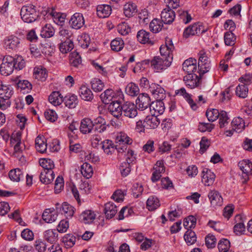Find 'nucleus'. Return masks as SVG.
I'll use <instances>...</instances> for the list:
<instances>
[{
	"label": "nucleus",
	"mask_w": 252,
	"mask_h": 252,
	"mask_svg": "<svg viewBox=\"0 0 252 252\" xmlns=\"http://www.w3.org/2000/svg\"><path fill=\"white\" fill-rule=\"evenodd\" d=\"M164 56H155L151 61L145 60L146 63H150L151 67L155 71L159 72L168 67L171 63V61Z\"/></svg>",
	"instance_id": "obj_3"
},
{
	"label": "nucleus",
	"mask_w": 252,
	"mask_h": 252,
	"mask_svg": "<svg viewBox=\"0 0 252 252\" xmlns=\"http://www.w3.org/2000/svg\"><path fill=\"white\" fill-rule=\"evenodd\" d=\"M116 150L119 153L125 152L127 145L132 144V140L128 135L123 132H119L116 136Z\"/></svg>",
	"instance_id": "obj_4"
},
{
	"label": "nucleus",
	"mask_w": 252,
	"mask_h": 252,
	"mask_svg": "<svg viewBox=\"0 0 252 252\" xmlns=\"http://www.w3.org/2000/svg\"><path fill=\"white\" fill-rule=\"evenodd\" d=\"M150 109L152 114L156 116L161 115L165 110L164 103L162 100H157L151 103Z\"/></svg>",
	"instance_id": "obj_17"
},
{
	"label": "nucleus",
	"mask_w": 252,
	"mask_h": 252,
	"mask_svg": "<svg viewBox=\"0 0 252 252\" xmlns=\"http://www.w3.org/2000/svg\"><path fill=\"white\" fill-rule=\"evenodd\" d=\"M125 43L124 40L120 37H117L112 40L110 43L112 50L115 52L121 51L124 47Z\"/></svg>",
	"instance_id": "obj_41"
},
{
	"label": "nucleus",
	"mask_w": 252,
	"mask_h": 252,
	"mask_svg": "<svg viewBox=\"0 0 252 252\" xmlns=\"http://www.w3.org/2000/svg\"><path fill=\"white\" fill-rule=\"evenodd\" d=\"M63 242L66 247L70 248L75 245L76 237L71 234H67L63 237Z\"/></svg>",
	"instance_id": "obj_63"
},
{
	"label": "nucleus",
	"mask_w": 252,
	"mask_h": 252,
	"mask_svg": "<svg viewBox=\"0 0 252 252\" xmlns=\"http://www.w3.org/2000/svg\"><path fill=\"white\" fill-rule=\"evenodd\" d=\"M138 41L142 44H151L153 42L151 40L150 33L144 30L138 32L136 35Z\"/></svg>",
	"instance_id": "obj_26"
},
{
	"label": "nucleus",
	"mask_w": 252,
	"mask_h": 252,
	"mask_svg": "<svg viewBox=\"0 0 252 252\" xmlns=\"http://www.w3.org/2000/svg\"><path fill=\"white\" fill-rule=\"evenodd\" d=\"M95 218V214L91 210H86L80 216V220L86 224L92 223Z\"/></svg>",
	"instance_id": "obj_30"
},
{
	"label": "nucleus",
	"mask_w": 252,
	"mask_h": 252,
	"mask_svg": "<svg viewBox=\"0 0 252 252\" xmlns=\"http://www.w3.org/2000/svg\"><path fill=\"white\" fill-rule=\"evenodd\" d=\"M24 177L23 172L18 168L12 169L9 172V177L13 182H19L23 179Z\"/></svg>",
	"instance_id": "obj_38"
},
{
	"label": "nucleus",
	"mask_w": 252,
	"mask_h": 252,
	"mask_svg": "<svg viewBox=\"0 0 252 252\" xmlns=\"http://www.w3.org/2000/svg\"><path fill=\"white\" fill-rule=\"evenodd\" d=\"M14 94L12 86L0 81V108L5 110L10 105V98Z\"/></svg>",
	"instance_id": "obj_1"
},
{
	"label": "nucleus",
	"mask_w": 252,
	"mask_h": 252,
	"mask_svg": "<svg viewBox=\"0 0 252 252\" xmlns=\"http://www.w3.org/2000/svg\"><path fill=\"white\" fill-rule=\"evenodd\" d=\"M160 123L159 119L157 116L152 114L148 116L144 121V127L147 129H154L157 128Z\"/></svg>",
	"instance_id": "obj_20"
},
{
	"label": "nucleus",
	"mask_w": 252,
	"mask_h": 252,
	"mask_svg": "<svg viewBox=\"0 0 252 252\" xmlns=\"http://www.w3.org/2000/svg\"><path fill=\"white\" fill-rule=\"evenodd\" d=\"M93 124L95 130L99 133H102L105 131L107 127L105 120L101 116H99L94 119L93 121Z\"/></svg>",
	"instance_id": "obj_24"
},
{
	"label": "nucleus",
	"mask_w": 252,
	"mask_h": 252,
	"mask_svg": "<svg viewBox=\"0 0 252 252\" xmlns=\"http://www.w3.org/2000/svg\"><path fill=\"white\" fill-rule=\"evenodd\" d=\"M93 128V121L91 119L85 118L82 120L80 126V130L82 133L87 134L90 133Z\"/></svg>",
	"instance_id": "obj_31"
},
{
	"label": "nucleus",
	"mask_w": 252,
	"mask_h": 252,
	"mask_svg": "<svg viewBox=\"0 0 252 252\" xmlns=\"http://www.w3.org/2000/svg\"><path fill=\"white\" fill-rule=\"evenodd\" d=\"M150 90L157 100H161L165 97L164 89L158 84H152L150 86Z\"/></svg>",
	"instance_id": "obj_19"
},
{
	"label": "nucleus",
	"mask_w": 252,
	"mask_h": 252,
	"mask_svg": "<svg viewBox=\"0 0 252 252\" xmlns=\"http://www.w3.org/2000/svg\"><path fill=\"white\" fill-rule=\"evenodd\" d=\"M122 105L121 106L118 101H112L108 106V110L110 113L114 117L118 118L123 114Z\"/></svg>",
	"instance_id": "obj_22"
},
{
	"label": "nucleus",
	"mask_w": 252,
	"mask_h": 252,
	"mask_svg": "<svg viewBox=\"0 0 252 252\" xmlns=\"http://www.w3.org/2000/svg\"><path fill=\"white\" fill-rule=\"evenodd\" d=\"M139 89L137 85L134 83H128L126 88V93L129 96H135L139 94Z\"/></svg>",
	"instance_id": "obj_42"
},
{
	"label": "nucleus",
	"mask_w": 252,
	"mask_h": 252,
	"mask_svg": "<svg viewBox=\"0 0 252 252\" xmlns=\"http://www.w3.org/2000/svg\"><path fill=\"white\" fill-rule=\"evenodd\" d=\"M49 101L54 106H59L61 105L63 101V96L59 92H53L49 96Z\"/></svg>",
	"instance_id": "obj_33"
},
{
	"label": "nucleus",
	"mask_w": 252,
	"mask_h": 252,
	"mask_svg": "<svg viewBox=\"0 0 252 252\" xmlns=\"http://www.w3.org/2000/svg\"><path fill=\"white\" fill-rule=\"evenodd\" d=\"M175 18V12L171 8H165L161 13V19L164 24H169L172 23Z\"/></svg>",
	"instance_id": "obj_18"
},
{
	"label": "nucleus",
	"mask_w": 252,
	"mask_h": 252,
	"mask_svg": "<svg viewBox=\"0 0 252 252\" xmlns=\"http://www.w3.org/2000/svg\"><path fill=\"white\" fill-rule=\"evenodd\" d=\"M55 34V30L50 24H46L41 31L40 35L44 38H50Z\"/></svg>",
	"instance_id": "obj_45"
},
{
	"label": "nucleus",
	"mask_w": 252,
	"mask_h": 252,
	"mask_svg": "<svg viewBox=\"0 0 252 252\" xmlns=\"http://www.w3.org/2000/svg\"><path fill=\"white\" fill-rule=\"evenodd\" d=\"M55 176L53 170H42L40 174V180L43 184H49L53 181Z\"/></svg>",
	"instance_id": "obj_28"
},
{
	"label": "nucleus",
	"mask_w": 252,
	"mask_h": 252,
	"mask_svg": "<svg viewBox=\"0 0 252 252\" xmlns=\"http://www.w3.org/2000/svg\"><path fill=\"white\" fill-rule=\"evenodd\" d=\"M174 49V46L172 40L170 38L166 39L165 44L161 45L160 47V56H164L168 59L170 57V60L172 61L173 59L172 52Z\"/></svg>",
	"instance_id": "obj_9"
},
{
	"label": "nucleus",
	"mask_w": 252,
	"mask_h": 252,
	"mask_svg": "<svg viewBox=\"0 0 252 252\" xmlns=\"http://www.w3.org/2000/svg\"><path fill=\"white\" fill-rule=\"evenodd\" d=\"M151 99L149 95L146 94H140L136 100V106L141 110L147 109L151 105Z\"/></svg>",
	"instance_id": "obj_16"
},
{
	"label": "nucleus",
	"mask_w": 252,
	"mask_h": 252,
	"mask_svg": "<svg viewBox=\"0 0 252 252\" xmlns=\"http://www.w3.org/2000/svg\"><path fill=\"white\" fill-rule=\"evenodd\" d=\"M231 126L233 130L236 132L240 133L244 130L245 124L244 121L241 118L237 117L234 118L232 120Z\"/></svg>",
	"instance_id": "obj_34"
},
{
	"label": "nucleus",
	"mask_w": 252,
	"mask_h": 252,
	"mask_svg": "<svg viewBox=\"0 0 252 252\" xmlns=\"http://www.w3.org/2000/svg\"><path fill=\"white\" fill-rule=\"evenodd\" d=\"M208 196L210 201L211 205L214 207L220 206L222 204V198L217 191H210L208 193Z\"/></svg>",
	"instance_id": "obj_21"
},
{
	"label": "nucleus",
	"mask_w": 252,
	"mask_h": 252,
	"mask_svg": "<svg viewBox=\"0 0 252 252\" xmlns=\"http://www.w3.org/2000/svg\"><path fill=\"white\" fill-rule=\"evenodd\" d=\"M60 50L63 54L70 51L74 48V44L72 41L67 40L62 42L60 45Z\"/></svg>",
	"instance_id": "obj_55"
},
{
	"label": "nucleus",
	"mask_w": 252,
	"mask_h": 252,
	"mask_svg": "<svg viewBox=\"0 0 252 252\" xmlns=\"http://www.w3.org/2000/svg\"><path fill=\"white\" fill-rule=\"evenodd\" d=\"M39 164L43 168L42 170H53L55 167L54 163L51 159H41Z\"/></svg>",
	"instance_id": "obj_54"
},
{
	"label": "nucleus",
	"mask_w": 252,
	"mask_h": 252,
	"mask_svg": "<svg viewBox=\"0 0 252 252\" xmlns=\"http://www.w3.org/2000/svg\"><path fill=\"white\" fill-rule=\"evenodd\" d=\"M17 87L23 94L29 93L32 89L31 83L28 80H20L17 83Z\"/></svg>",
	"instance_id": "obj_47"
},
{
	"label": "nucleus",
	"mask_w": 252,
	"mask_h": 252,
	"mask_svg": "<svg viewBox=\"0 0 252 252\" xmlns=\"http://www.w3.org/2000/svg\"><path fill=\"white\" fill-rule=\"evenodd\" d=\"M81 172L84 177L90 178L94 173L92 166L87 162L84 163L81 167Z\"/></svg>",
	"instance_id": "obj_43"
},
{
	"label": "nucleus",
	"mask_w": 252,
	"mask_h": 252,
	"mask_svg": "<svg viewBox=\"0 0 252 252\" xmlns=\"http://www.w3.org/2000/svg\"><path fill=\"white\" fill-rule=\"evenodd\" d=\"M196 223V219L193 216H189L184 220L183 225L184 227L188 230L194 228Z\"/></svg>",
	"instance_id": "obj_61"
},
{
	"label": "nucleus",
	"mask_w": 252,
	"mask_h": 252,
	"mask_svg": "<svg viewBox=\"0 0 252 252\" xmlns=\"http://www.w3.org/2000/svg\"><path fill=\"white\" fill-rule=\"evenodd\" d=\"M91 83L92 89L95 92H101L104 87V83L101 80L98 78H93Z\"/></svg>",
	"instance_id": "obj_53"
},
{
	"label": "nucleus",
	"mask_w": 252,
	"mask_h": 252,
	"mask_svg": "<svg viewBox=\"0 0 252 252\" xmlns=\"http://www.w3.org/2000/svg\"><path fill=\"white\" fill-rule=\"evenodd\" d=\"M101 144L102 149L104 152L108 155L111 154L116 150L115 145L114 146L113 142L111 140H104Z\"/></svg>",
	"instance_id": "obj_50"
},
{
	"label": "nucleus",
	"mask_w": 252,
	"mask_h": 252,
	"mask_svg": "<svg viewBox=\"0 0 252 252\" xmlns=\"http://www.w3.org/2000/svg\"><path fill=\"white\" fill-rule=\"evenodd\" d=\"M112 9L108 4H100L96 7L97 16L101 18L108 17L111 13Z\"/></svg>",
	"instance_id": "obj_25"
},
{
	"label": "nucleus",
	"mask_w": 252,
	"mask_h": 252,
	"mask_svg": "<svg viewBox=\"0 0 252 252\" xmlns=\"http://www.w3.org/2000/svg\"><path fill=\"white\" fill-rule=\"evenodd\" d=\"M201 74L198 76L195 74H187L184 77L186 86L190 89L198 87L201 84Z\"/></svg>",
	"instance_id": "obj_7"
},
{
	"label": "nucleus",
	"mask_w": 252,
	"mask_h": 252,
	"mask_svg": "<svg viewBox=\"0 0 252 252\" xmlns=\"http://www.w3.org/2000/svg\"><path fill=\"white\" fill-rule=\"evenodd\" d=\"M58 232L56 229H48L43 233L45 240L51 244L55 243L58 241Z\"/></svg>",
	"instance_id": "obj_27"
},
{
	"label": "nucleus",
	"mask_w": 252,
	"mask_h": 252,
	"mask_svg": "<svg viewBox=\"0 0 252 252\" xmlns=\"http://www.w3.org/2000/svg\"><path fill=\"white\" fill-rule=\"evenodd\" d=\"M20 43V39L16 36L11 35L6 37L3 40V47L6 50H16Z\"/></svg>",
	"instance_id": "obj_11"
},
{
	"label": "nucleus",
	"mask_w": 252,
	"mask_h": 252,
	"mask_svg": "<svg viewBox=\"0 0 252 252\" xmlns=\"http://www.w3.org/2000/svg\"><path fill=\"white\" fill-rule=\"evenodd\" d=\"M49 15L52 17L54 22L57 25L60 26L63 25L66 17V15L64 14L57 12L52 9L49 12Z\"/></svg>",
	"instance_id": "obj_32"
},
{
	"label": "nucleus",
	"mask_w": 252,
	"mask_h": 252,
	"mask_svg": "<svg viewBox=\"0 0 252 252\" xmlns=\"http://www.w3.org/2000/svg\"><path fill=\"white\" fill-rule=\"evenodd\" d=\"M248 88L244 85H239L236 88V94L239 97L246 98L248 95Z\"/></svg>",
	"instance_id": "obj_62"
},
{
	"label": "nucleus",
	"mask_w": 252,
	"mask_h": 252,
	"mask_svg": "<svg viewBox=\"0 0 252 252\" xmlns=\"http://www.w3.org/2000/svg\"><path fill=\"white\" fill-rule=\"evenodd\" d=\"M62 211L67 218H71L74 213V208L66 202H64L62 204Z\"/></svg>",
	"instance_id": "obj_57"
},
{
	"label": "nucleus",
	"mask_w": 252,
	"mask_h": 252,
	"mask_svg": "<svg viewBox=\"0 0 252 252\" xmlns=\"http://www.w3.org/2000/svg\"><path fill=\"white\" fill-rule=\"evenodd\" d=\"M163 27L162 20L158 19H154L150 23L149 28L151 31L154 33L158 32Z\"/></svg>",
	"instance_id": "obj_49"
},
{
	"label": "nucleus",
	"mask_w": 252,
	"mask_h": 252,
	"mask_svg": "<svg viewBox=\"0 0 252 252\" xmlns=\"http://www.w3.org/2000/svg\"><path fill=\"white\" fill-rule=\"evenodd\" d=\"M33 74L36 79L42 82L45 81L48 76L46 68L41 65L34 67Z\"/></svg>",
	"instance_id": "obj_29"
},
{
	"label": "nucleus",
	"mask_w": 252,
	"mask_h": 252,
	"mask_svg": "<svg viewBox=\"0 0 252 252\" xmlns=\"http://www.w3.org/2000/svg\"><path fill=\"white\" fill-rule=\"evenodd\" d=\"M20 16L24 22L31 23L37 20L39 16V12L34 5L27 4L22 7Z\"/></svg>",
	"instance_id": "obj_2"
},
{
	"label": "nucleus",
	"mask_w": 252,
	"mask_h": 252,
	"mask_svg": "<svg viewBox=\"0 0 252 252\" xmlns=\"http://www.w3.org/2000/svg\"><path fill=\"white\" fill-rule=\"evenodd\" d=\"M77 97L74 94L69 95L65 97V104L69 108H75L78 104Z\"/></svg>",
	"instance_id": "obj_52"
},
{
	"label": "nucleus",
	"mask_w": 252,
	"mask_h": 252,
	"mask_svg": "<svg viewBox=\"0 0 252 252\" xmlns=\"http://www.w3.org/2000/svg\"><path fill=\"white\" fill-rule=\"evenodd\" d=\"M178 14L180 21L185 24L190 22L192 19V16L187 11L180 10Z\"/></svg>",
	"instance_id": "obj_56"
},
{
	"label": "nucleus",
	"mask_w": 252,
	"mask_h": 252,
	"mask_svg": "<svg viewBox=\"0 0 252 252\" xmlns=\"http://www.w3.org/2000/svg\"><path fill=\"white\" fill-rule=\"evenodd\" d=\"M117 212V206L113 202H109L105 204L104 213L107 219L112 218Z\"/></svg>",
	"instance_id": "obj_36"
},
{
	"label": "nucleus",
	"mask_w": 252,
	"mask_h": 252,
	"mask_svg": "<svg viewBox=\"0 0 252 252\" xmlns=\"http://www.w3.org/2000/svg\"><path fill=\"white\" fill-rule=\"evenodd\" d=\"M153 169L154 171L151 177V180L153 182H156L160 179L161 177V174L165 171L163 160H158Z\"/></svg>",
	"instance_id": "obj_13"
},
{
	"label": "nucleus",
	"mask_w": 252,
	"mask_h": 252,
	"mask_svg": "<svg viewBox=\"0 0 252 252\" xmlns=\"http://www.w3.org/2000/svg\"><path fill=\"white\" fill-rule=\"evenodd\" d=\"M123 114L124 116L132 119L138 114L137 107L133 103L126 102L122 105Z\"/></svg>",
	"instance_id": "obj_8"
},
{
	"label": "nucleus",
	"mask_w": 252,
	"mask_h": 252,
	"mask_svg": "<svg viewBox=\"0 0 252 252\" xmlns=\"http://www.w3.org/2000/svg\"><path fill=\"white\" fill-rule=\"evenodd\" d=\"M220 114V112L217 109H208L206 112V116L208 120L210 122L216 121Z\"/></svg>",
	"instance_id": "obj_60"
},
{
	"label": "nucleus",
	"mask_w": 252,
	"mask_h": 252,
	"mask_svg": "<svg viewBox=\"0 0 252 252\" xmlns=\"http://www.w3.org/2000/svg\"><path fill=\"white\" fill-rule=\"evenodd\" d=\"M230 247V242L226 239L220 240L218 245V248L220 252H227Z\"/></svg>",
	"instance_id": "obj_64"
},
{
	"label": "nucleus",
	"mask_w": 252,
	"mask_h": 252,
	"mask_svg": "<svg viewBox=\"0 0 252 252\" xmlns=\"http://www.w3.org/2000/svg\"><path fill=\"white\" fill-rule=\"evenodd\" d=\"M207 31V29L204 28L201 23H195L185 28L183 37L188 38L191 36L204 33Z\"/></svg>",
	"instance_id": "obj_5"
},
{
	"label": "nucleus",
	"mask_w": 252,
	"mask_h": 252,
	"mask_svg": "<svg viewBox=\"0 0 252 252\" xmlns=\"http://www.w3.org/2000/svg\"><path fill=\"white\" fill-rule=\"evenodd\" d=\"M216 176L209 169L204 168L202 171V182L205 186L212 185L215 181Z\"/></svg>",
	"instance_id": "obj_15"
},
{
	"label": "nucleus",
	"mask_w": 252,
	"mask_h": 252,
	"mask_svg": "<svg viewBox=\"0 0 252 252\" xmlns=\"http://www.w3.org/2000/svg\"><path fill=\"white\" fill-rule=\"evenodd\" d=\"M79 94L82 99L85 101H91L94 98L91 90L85 86L80 87Z\"/></svg>",
	"instance_id": "obj_39"
},
{
	"label": "nucleus",
	"mask_w": 252,
	"mask_h": 252,
	"mask_svg": "<svg viewBox=\"0 0 252 252\" xmlns=\"http://www.w3.org/2000/svg\"><path fill=\"white\" fill-rule=\"evenodd\" d=\"M12 57L4 58L0 66V72L2 75L7 76L10 74L13 70L14 64Z\"/></svg>",
	"instance_id": "obj_6"
},
{
	"label": "nucleus",
	"mask_w": 252,
	"mask_h": 252,
	"mask_svg": "<svg viewBox=\"0 0 252 252\" xmlns=\"http://www.w3.org/2000/svg\"><path fill=\"white\" fill-rule=\"evenodd\" d=\"M58 216L56 212L46 209L42 214V219L47 223H52L57 219Z\"/></svg>",
	"instance_id": "obj_40"
},
{
	"label": "nucleus",
	"mask_w": 252,
	"mask_h": 252,
	"mask_svg": "<svg viewBox=\"0 0 252 252\" xmlns=\"http://www.w3.org/2000/svg\"><path fill=\"white\" fill-rule=\"evenodd\" d=\"M114 94L115 93L113 90L107 89L100 94V97L104 103L109 104L111 102V101H112Z\"/></svg>",
	"instance_id": "obj_46"
},
{
	"label": "nucleus",
	"mask_w": 252,
	"mask_h": 252,
	"mask_svg": "<svg viewBox=\"0 0 252 252\" xmlns=\"http://www.w3.org/2000/svg\"><path fill=\"white\" fill-rule=\"evenodd\" d=\"M159 206V201L158 199L155 196L149 197L147 201V208L150 211H154L157 209Z\"/></svg>",
	"instance_id": "obj_48"
},
{
	"label": "nucleus",
	"mask_w": 252,
	"mask_h": 252,
	"mask_svg": "<svg viewBox=\"0 0 252 252\" xmlns=\"http://www.w3.org/2000/svg\"><path fill=\"white\" fill-rule=\"evenodd\" d=\"M183 69L188 74H194L196 69V61L192 58L186 60L183 63Z\"/></svg>",
	"instance_id": "obj_23"
},
{
	"label": "nucleus",
	"mask_w": 252,
	"mask_h": 252,
	"mask_svg": "<svg viewBox=\"0 0 252 252\" xmlns=\"http://www.w3.org/2000/svg\"><path fill=\"white\" fill-rule=\"evenodd\" d=\"M22 132L18 131L13 133L11 138V143L14 146L15 154L21 152L25 148L21 143Z\"/></svg>",
	"instance_id": "obj_12"
},
{
	"label": "nucleus",
	"mask_w": 252,
	"mask_h": 252,
	"mask_svg": "<svg viewBox=\"0 0 252 252\" xmlns=\"http://www.w3.org/2000/svg\"><path fill=\"white\" fill-rule=\"evenodd\" d=\"M136 12V6L132 2H129L124 5V13L127 17L132 16Z\"/></svg>",
	"instance_id": "obj_44"
},
{
	"label": "nucleus",
	"mask_w": 252,
	"mask_h": 252,
	"mask_svg": "<svg viewBox=\"0 0 252 252\" xmlns=\"http://www.w3.org/2000/svg\"><path fill=\"white\" fill-rule=\"evenodd\" d=\"M85 24V20L82 14L80 13H74L69 21L70 27L74 29L78 30L81 28Z\"/></svg>",
	"instance_id": "obj_14"
},
{
	"label": "nucleus",
	"mask_w": 252,
	"mask_h": 252,
	"mask_svg": "<svg viewBox=\"0 0 252 252\" xmlns=\"http://www.w3.org/2000/svg\"><path fill=\"white\" fill-rule=\"evenodd\" d=\"M238 166L242 172L248 176L252 174V163H250V160H243L238 163Z\"/></svg>",
	"instance_id": "obj_35"
},
{
	"label": "nucleus",
	"mask_w": 252,
	"mask_h": 252,
	"mask_svg": "<svg viewBox=\"0 0 252 252\" xmlns=\"http://www.w3.org/2000/svg\"><path fill=\"white\" fill-rule=\"evenodd\" d=\"M45 139L42 136H38L35 140V146L36 150L41 153H43L47 150V145L45 141Z\"/></svg>",
	"instance_id": "obj_37"
},
{
	"label": "nucleus",
	"mask_w": 252,
	"mask_h": 252,
	"mask_svg": "<svg viewBox=\"0 0 252 252\" xmlns=\"http://www.w3.org/2000/svg\"><path fill=\"white\" fill-rule=\"evenodd\" d=\"M184 239L188 245L193 244L196 241L195 232L190 229L187 230L184 234Z\"/></svg>",
	"instance_id": "obj_51"
},
{
	"label": "nucleus",
	"mask_w": 252,
	"mask_h": 252,
	"mask_svg": "<svg viewBox=\"0 0 252 252\" xmlns=\"http://www.w3.org/2000/svg\"><path fill=\"white\" fill-rule=\"evenodd\" d=\"M82 62L81 58L76 52H73L70 55V63L74 67H78Z\"/></svg>",
	"instance_id": "obj_59"
},
{
	"label": "nucleus",
	"mask_w": 252,
	"mask_h": 252,
	"mask_svg": "<svg viewBox=\"0 0 252 252\" xmlns=\"http://www.w3.org/2000/svg\"><path fill=\"white\" fill-rule=\"evenodd\" d=\"M198 63L199 73L204 74L209 71L211 68L210 62L204 53L200 52Z\"/></svg>",
	"instance_id": "obj_10"
},
{
	"label": "nucleus",
	"mask_w": 252,
	"mask_h": 252,
	"mask_svg": "<svg viewBox=\"0 0 252 252\" xmlns=\"http://www.w3.org/2000/svg\"><path fill=\"white\" fill-rule=\"evenodd\" d=\"M236 37L231 32L225 33L224 35V43L227 46H233L235 43Z\"/></svg>",
	"instance_id": "obj_58"
}]
</instances>
